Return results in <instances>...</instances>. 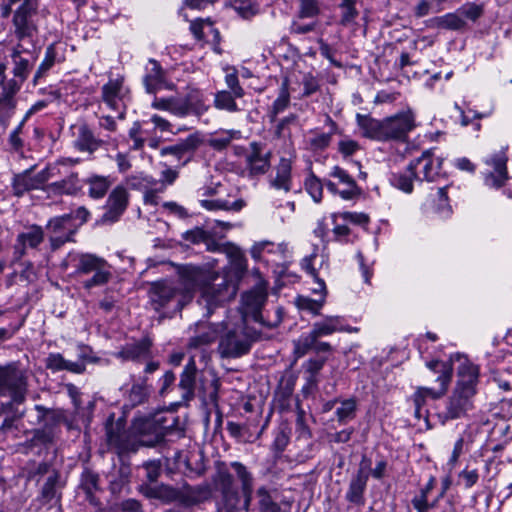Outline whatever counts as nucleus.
Instances as JSON below:
<instances>
[{
    "label": "nucleus",
    "mask_w": 512,
    "mask_h": 512,
    "mask_svg": "<svg viewBox=\"0 0 512 512\" xmlns=\"http://www.w3.org/2000/svg\"><path fill=\"white\" fill-rule=\"evenodd\" d=\"M212 497V487L208 483L191 486L184 482L181 486L180 504L192 507L208 501Z\"/></svg>",
    "instance_id": "393cba45"
},
{
    "label": "nucleus",
    "mask_w": 512,
    "mask_h": 512,
    "mask_svg": "<svg viewBox=\"0 0 512 512\" xmlns=\"http://www.w3.org/2000/svg\"><path fill=\"white\" fill-rule=\"evenodd\" d=\"M143 425L144 430H153L152 438L149 440L140 439L139 444L141 446L151 447L164 439L166 431L172 428L173 421L167 424V418L162 413H158L154 415L153 418L146 419Z\"/></svg>",
    "instance_id": "c85d7f7f"
},
{
    "label": "nucleus",
    "mask_w": 512,
    "mask_h": 512,
    "mask_svg": "<svg viewBox=\"0 0 512 512\" xmlns=\"http://www.w3.org/2000/svg\"><path fill=\"white\" fill-rule=\"evenodd\" d=\"M325 301L323 297L319 299H311L309 297L299 296L296 299V305L302 310H308L315 315L320 314V310L323 307Z\"/></svg>",
    "instance_id": "052dcab7"
},
{
    "label": "nucleus",
    "mask_w": 512,
    "mask_h": 512,
    "mask_svg": "<svg viewBox=\"0 0 512 512\" xmlns=\"http://www.w3.org/2000/svg\"><path fill=\"white\" fill-rule=\"evenodd\" d=\"M223 251L227 254L230 259L232 268L235 271L237 277H241L247 269V260L240 250L239 247L228 244L223 248Z\"/></svg>",
    "instance_id": "a18cd8bd"
},
{
    "label": "nucleus",
    "mask_w": 512,
    "mask_h": 512,
    "mask_svg": "<svg viewBox=\"0 0 512 512\" xmlns=\"http://www.w3.org/2000/svg\"><path fill=\"white\" fill-rule=\"evenodd\" d=\"M151 106L157 110L168 111L178 117H185L189 114L201 116L208 110L203 94L197 89L190 90L184 98L156 97Z\"/></svg>",
    "instance_id": "6e6552de"
},
{
    "label": "nucleus",
    "mask_w": 512,
    "mask_h": 512,
    "mask_svg": "<svg viewBox=\"0 0 512 512\" xmlns=\"http://www.w3.org/2000/svg\"><path fill=\"white\" fill-rule=\"evenodd\" d=\"M56 58V52L53 45H50L45 52V58L38 67L33 82L37 84L38 80L54 65Z\"/></svg>",
    "instance_id": "13d9d810"
},
{
    "label": "nucleus",
    "mask_w": 512,
    "mask_h": 512,
    "mask_svg": "<svg viewBox=\"0 0 512 512\" xmlns=\"http://www.w3.org/2000/svg\"><path fill=\"white\" fill-rule=\"evenodd\" d=\"M45 237L44 230L41 226L33 224L25 227L20 232L13 245V259L12 262H19L25 255L28 249H37L43 243Z\"/></svg>",
    "instance_id": "ddd939ff"
},
{
    "label": "nucleus",
    "mask_w": 512,
    "mask_h": 512,
    "mask_svg": "<svg viewBox=\"0 0 512 512\" xmlns=\"http://www.w3.org/2000/svg\"><path fill=\"white\" fill-rule=\"evenodd\" d=\"M64 486L65 481L62 479L60 471H52L42 484L37 500L42 505H47L52 502L60 503L62 498L61 491Z\"/></svg>",
    "instance_id": "5701e85b"
},
{
    "label": "nucleus",
    "mask_w": 512,
    "mask_h": 512,
    "mask_svg": "<svg viewBox=\"0 0 512 512\" xmlns=\"http://www.w3.org/2000/svg\"><path fill=\"white\" fill-rule=\"evenodd\" d=\"M316 340L318 339L313 335L311 331L308 335L301 337L298 341L295 342V355L297 357L306 355L309 351L313 350V347L316 345Z\"/></svg>",
    "instance_id": "bf43d9fd"
},
{
    "label": "nucleus",
    "mask_w": 512,
    "mask_h": 512,
    "mask_svg": "<svg viewBox=\"0 0 512 512\" xmlns=\"http://www.w3.org/2000/svg\"><path fill=\"white\" fill-rule=\"evenodd\" d=\"M276 174L270 178L271 187L288 193L292 189V162L287 158H281L275 167Z\"/></svg>",
    "instance_id": "7c9ffc66"
},
{
    "label": "nucleus",
    "mask_w": 512,
    "mask_h": 512,
    "mask_svg": "<svg viewBox=\"0 0 512 512\" xmlns=\"http://www.w3.org/2000/svg\"><path fill=\"white\" fill-rule=\"evenodd\" d=\"M149 64L152 67L143 79L146 91L155 94L158 90L163 88L173 90L175 85L166 80V73L160 64L154 59H150Z\"/></svg>",
    "instance_id": "cd10ccee"
},
{
    "label": "nucleus",
    "mask_w": 512,
    "mask_h": 512,
    "mask_svg": "<svg viewBox=\"0 0 512 512\" xmlns=\"http://www.w3.org/2000/svg\"><path fill=\"white\" fill-rule=\"evenodd\" d=\"M337 331H346V332H357V328L344 327L342 325V317L340 316H327L321 322H316L313 324V328L311 332L313 335L319 339L322 336L331 335Z\"/></svg>",
    "instance_id": "473e14b6"
},
{
    "label": "nucleus",
    "mask_w": 512,
    "mask_h": 512,
    "mask_svg": "<svg viewBox=\"0 0 512 512\" xmlns=\"http://www.w3.org/2000/svg\"><path fill=\"white\" fill-rule=\"evenodd\" d=\"M178 287L180 288L179 307H185L192 302L195 292L201 291L204 284L211 279V272L202 266L193 264L177 265Z\"/></svg>",
    "instance_id": "0eeeda50"
},
{
    "label": "nucleus",
    "mask_w": 512,
    "mask_h": 512,
    "mask_svg": "<svg viewBox=\"0 0 512 512\" xmlns=\"http://www.w3.org/2000/svg\"><path fill=\"white\" fill-rule=\"evenodd\" d=\"M99 480V475L89 468L83 470L80 478V488L86 494L87 501L94 506L100 504L99 499L95 496V492L100 490Z\"/></svg>",
    "instance_id": "c9c22d12"
},
{
    "label": "nucleus",
    "mask_w": 512,
    "mask_h": 512,
    "mask_svg": "<svg viewBox=\"0 0 512 512\" xmlns=\"http://www.w3.org/2000/svg\"><path fill=\"white\" fill-rule=\"evenodd\" d=\"M267 287V282L261 279L254 287L242 294L239 307L241 317L239 320L248 323V320L252 319L269 329L280 325L283 319V309L281 307L275 308L274 315L271 318L268 315L264 317L261 314L268 297Z\"/></svg>",
    "instance_id": "7ed1b4c3"
},
{
    "label": "nucleus",
    "mask_w": 512,
    "mask_h": 512,
    "mask_svg": "<svg viewBox=\"0 0 512 512\" xmlns=\"http://www.w3.org/2000/svg\"><path fill=\"white\" fill-rule=\"evenodd\" d=\"M78 228L79 225L70 223V216L65 215L57 216L50 219L46 225V229L49 232L73 237L76 234Z\"/></svg>",
    "instance_id": "37998d69"
},
{
    "label": "nucleus",
    "mask_w": 512,
    "mask_h": 512,
    "mask_svg": "<svg viewBox=\"0 0 512 512\" xmlns=\"http://www.w3.org/2000/svg\"><path fill=\"white\" fill-rule=\"evenodd\" d=\"M235 98L232 92L222 90L215 94L214 105L221 110L237 112L239 108L235 102Z\"/></svg>",
    "instance_id": "6e6d98bb"
},
{
    "label": "nucleus",
    "mask_w": 512,
    "mask_h": 512,
    "mask_svg": "<svg viewBox=\"0 0 512 512\" xmlns=\"http://www.w3.org/2000/svg\"><path fill=\"white\" fill-rule=\"evenodd\" d=\"M221 323L199 324L198 334L191 337L188 342L189 348H200L214 342L220 335Z\"/></svg>",
    "instance_id": "f704fd0d"
},
{
    "label": "nucleus",
    "mask_w": 512,
    "mask_h": 512,
    "mask_svg": "<svg viewBox=\"0 0 512 512\" xmlns=\"http://www.w3.org/2000/svg\"><path fill=\"white\" fill-rule=\"evenodd\" d=\"M123 79L110 80L102 87V100L112 109H116Z\"/></svg>",
    "instance_id": "de8ad7c7"
},
{
    "label": "nucleus",
    "mask_w": 512,
    "mask_h": 512,
    "mask_svg": "<svg viewBox=\"0 0 512 512\" xmlns=\"http://www.w3.org/2000/svg\"><path fill=\"white\" fill-rule=\"evenodd\" d=\"M27 391L25 371L11 366L0 368V397H10V401L3 405L5 410H12L14 404H22L26 400Z\"/></svg>",
    "instance_id": "1a4fd4ad"
},
{
    "label": "nucleus",
    "mask_w": 512,
    "mask_h": 512,
    "mask_svg": "<svg viewBox=\"0 0 512 512\" xmlns=\"http://www.w3.org/2000/svg\"><path fill=\"white\" fill-rule=\"evenodd\" d=\"M230 465L235 471L236 476L241 483V491L244 497L243 509L248 512L252 501L254 481L253 476L247 467L241 462L234 461Z\"/></svg>",
    "instance_id": "c756f323"
},
{
    "label": "nucleus",
    "mask_w": 512,
    "mask_h": 512,
    "mask_svg": "<svg viewBox=\"0 0 512 512\" xmlns=\"http://www.w3.org/2000/svg\"><path fill=\"white\" fill-rule=\"evenodd\" d=\"M201 144V140L197 134L189 135L185 140L171 146L163 147L160 151L161 156L171 155L177 161H180L185 154H192Z\"/></svg>",
    "instance_id": "72a5a7b5"
},
{
    "label": "nucleus",
    "mask_w": 512,
    "mask_h": 512,
    "mask_svg": "<svg viewBox=\"0 0 512 512\" xmlns=\"http://www.w3.org/2000/svg\"><path fill=\"white\" fill-rule=\"evenodd\" d=\"M51 168L47 167L34 176H30L31 169L18 174L13 180V189L16 196H22L25 192L38 189L54 176Z\"/></svg>",
    "instance_id": "412c9836"
},
{
    "label": "nucleus",
    "mask_w": 512,
    "mask_h": 512,
    "mask_svg": "<svg viewBox=\"0 0 512 512\" xmlns=\"http://www.w3.org/2000/svg\"><path fill=\"white\" fill-rule=\"evenodd\" d=\"M415 171L410 170L408 165L406 170L393 175L392 183L398 189L411 193L413 191V181L415 180Z\"/></svg>",
    "instance_id": "864d4df0"
},
{
    "label": "nucleus",
    "mask_w": 512,
    "mask_h": 512,
    "mask_svg": "<svg viewBox=\"0 0 512 512\" xmlns=\"http://www.w3.org/2000/svg\"><path fill=\"white\" fill-rule=\"evenodd\" d=\"M201 205L207 210H233L239 211L244 206V201L239 199L234 202L227 200L215 199V200H201Z\"/></svg>",
    "instance_id": "5fc2aeb1"
},
{
    "label": "nucleus",
    "mask_w": 512,
    "mask_h": 512,
    "mask_svg": "<svg viewBox=\"0 0 512 512\" xmlns=\"http://www.w3.org/2000/svg\"><path fill=\"white\" fill-rule=\"evenodd\" d=\"M11 58L13 78L5 82L4 96H0V112H9L15 108V95L20 91L34 65L33 61L24 57L18 48L13 50Z\"/></svg>",
    "instance_id": "423d86ee"
},
{
    "label": "nucleus",
    "mask_w": 512,
    "mask_h": 512,
    "mask_svg": "<svg viewBox=\"0 0 512 512\" xmlns=\"http://www.w3.org/2000/svg\"><path fill=\"white\" fill-rule=\"evenodd\" d=\"M478 375V367L467 359L460 364L457 371V384L447 401L445 420L462 418L472 409V398L476 394Z\"/></svg>",
    "instance_id": "f257e3e1"
},
{
    "label": "nucleus",
    "mask_w": 512,
    "mask_h": 512,
    "mask_svg": "<svg viewBox=\"0 0 512 512\" xmlns=\"http://www.w3.org/2000/svg\"><path fill=\"white\" fill-rule=\"evenodd\" d=\"M427 397H431L433 399V388L418 387L412 397L415 406V415L417 417H420V410L426 403Z\"/></svg>",
    "instance_id": "0e129e2a"
},
{
    "label": "nucleus",
    "mask_w": 512,
    "mask_h": 512,
    "mask_svg": "<svg viewBox=\"0 0 512 512\" xmlns=\"http://www.w3.org/2000/svg\"><path fill=\"white\" fill-rule=\"evenodd\" d=\"M37 10V4L33 0H25L14 9L13 26L18 39L32 37L37 32Z\"/></svg>",
    "instance_id": "f8f14e48"
},
{
    "label": "nucleus",
    "mask_w": 512,
    "mask_h": 512,
    "mask_svg": "<svg viewBox=\"0 0 512 512\" xmlns=\"http://www.w3.org/2000/svg\"><path fill=\"white\" fill-rule=\"evenodd\" d=\"M272 153L261 142H251L246 152V168L251 177L264 175L270 168Z\"/></svg>",
    "instance_id": "4468645a"
},
{
    "label": "nucleus",
    "mask_w": 512,
    "mask_h": 512,
    "mask_svg": "<svg viewBox=\"0 0 512 512\" xmlns=\"http://www.w3.org/2000/svg\"><path fill=\"white\" fill-rule=\"evenodd\" d=\"M81 188L78 174L71 173L66 178L49 184L46 191L54 195H76L81 191Z\"/></svg>",
    "instance_id": "e433bc0d"
},
{
    "label": "nucleus",
    "mask_w": 512,
    "mask_h": 512,
    "mask_svg": "<svg viewBox=\"0 0 512 512\" xmlns=\"http://www.w3.org/2000/svg\"><path fill=\"white\" fill-rule=\"evenodd\" d=\"M220 381L211 371L202 372L198 380L199 396L205 405H218Z\"/></svg>",
    "instance_id": "bb28decb"
},
{
    "label": "nucleus",
    "mask_w": 512,
    "mask_h": 512,
    "mask_svg": "<svg viewBox=\"0 0 512 512\" xmlns=\"http://www.w3.org/2000/svg\"><path fill=\"white\" fill-rule=\"evenodd\" d=\"M357 124L362 134L371 139L384 140L383 121L373 119L369 115H356Z\"/></svg>",
    "instance_id": "ea45409f"
},
{
    "label": "nucleus",
    "mask_w": 512,
    "mask_h": 512,
    "mask_svg": "<svg viewBox=\"0 0 512 512\" xmlns=\"http://www.w3.org/2000/svg\"><path fill=\"white\" fill-rule=\"evenodd\" d=\"M414 126V116L411 112L386 118L383 120L384 140L404 139Z\"/></svg>",
    "instance_id": "a211bd4d"
},
{
    "label": "nucleus",
    "mask_w": 512,
    "mask_h": 512,
    "mask_svg": "<svg viewBox=\"0 0 512 512\" xmlns=\"http://www.w3.org/2000/svg\"><path fill=\"white\" fill-rule=\"evenodd\" d=\"M55 431L39 428L33 431V437L25 443L27 449H34L37 446H49L53 443Z\"/></svg>",
    "instance_id": "8fccbe9b"
},
{
    "label": "nucleus",
    "mask_w": 512,
    "mask_h": 512,
    "mask_svg": "<svg viewBox=\"0 0 512 512\" xmlns=\"http://www.w3.org/2000/svg\"><path fill=\"white\" fill-rule=\"evenodd\" d=\"M507 162L508 157L505 150H501L485 161L488 166L492 167V170L488 171L484 177L487 186L499 189L506 184L509 179Z\"/></svg>",
    "instance_id": "f3484780"
},
{
    "label": "nucleus",
    "mask_w": 512,
    "mask_h": 512,
    "mask_svg": "<svg viewBox=\"0 0 512 512\" xmlns=\"http://www.w3.org/2000/svg\"><path fill=\"white\" fill-rule=\"evenodd\" d=\"M129 194L123 186H116L106 201V211L100 219L101 224H112L117 222L127 208Z\"/></svg>",
    "instance_id": "2eb2a0df"
},
{
    "label": "nucleus",
    "mask_w": 512,
    "mask_h": 512,
    "mask_svg": "<svg viewBox=\"0 0 512 512\" xmlns=\"http://www.w3.org/2000/svg\"><path fill=\"white\" fill-rule=\"evenodd\" d=\"M38 412L37 420L43 423V428L54 431L62 422L66 421V415L62 409L46 408L42 405H36Z\"/></svg>",
    "instance_id": "4c0bfd02"
},
{
    "label": "nucleus",
    "mask_w": 512,
    "mask_h": 512,
    "mask_svg": "<svg viewBox=\"0 0 512 512\" xmlns=\"http://www.w3.org/2000/svg\"><path fill=\"white\" fill-rule=\"evenodd\" d=\"M71 263L74 264L75 272L78 274L94 273L91 278L83 282L85 289L105 285L112 277L107 262L94 254L69 253L62 262V266L67 268Z\"/></svg>",
    "instance_id": "20e7f679"
},
{
    "label": "nucleus",
    "mask_w": 512,
    "mask_h": 512,
    "mask_svg": "<svg viewBox=\"0 0 512 512\" xmlns=\"http://www.w3.org/2000/svg\"><path fill=\"white\" fill-rule=\"evenodd\" d=\"M330 175L336 179L338 182L342 184L343 189H338L337 184L332 182L331 180H327L324 182L327 189L333 194H339L340 197L344 200H353L360 196L361 189L357 185L356 181L339 166L333 167Z\"/></svg>",
    "instance_id": "dca6fc26"
},
{
    "label": "nucleus",
    "mask_w": 512,
    "mask_h": 512,
    "mask_svg": "<svg viewBox=\"0 0 512 512\" xmlns=\"http://www.w3.org/2000/svg\"><path fill=\"white\" fill-rule=\"evenodd\" d=\"M290 103V93H289V80L285 78L281 84L279 95L274 101L272 108L269 112V118L271 122H274L277 118V115L283 112Z\"/></svg>",
    "instance_id": "49530a36"
},
{
    "label": "nucleus",
    "mask_w": 512,
    "mask_h": 512,
    "mask_svg": "<svg viewBox=\"0 0 512 512\" xmlns=\"http://www.w3.org/2000/svg\"><path fill=\"white\" fill-rule=\"evenodd\" d=\"M211 481L212 490L215 489L221 494L225 512H238L241 503L240 493L235 485L234 477L225 463L216 462Z\"/></svg>",
    "instance_id": "9d476101"
},
{
    "label": "nucleus",
    "mask_w": 512,
    "mask_h": 512,
    "mask_svg": "<svg viewBox=\"0 0 512 512\" xmlns=\"http://www.w3.org/2000/svg\"><path fill=\"white\" fill-rule=\"evenodd\" d=\"M152 340L145 336L139 340H133L123 345L116 356L123 361L139 362L151 358Z\"/></svg>",
    "instance_id": "4be33fe9"
},
{
    "label": "nucleus",
    "mask_w": 512,
    "mask_h": 512,
    "mask_svg": "<svg viewBox=\"0 0 512 512\" xmlns=\"http://www.w3.org/2000/svg\"><path fill=\"white\" fill-rule=\"evenodd\" d=\"M103 141L97 139L92 130L86 123H82L78 127V136L75 140V147L82 152L93 153L96 151L101 145Z\"/></svg>",
    "instance_id": "58836bf2"
},
{
    "label": "nucleus",
    "mask_w": 512,
    "mask_h": 512,
    "mask_svg": "<svg viewBox=\"0 0 512 512\" xmlns=\"http://www.w3.org/2000/svg\"><path fill=\"white\" fill-rule=\"evenodd\" d=\"M196 373L197 367L195 361L193 358H190L181 374L179 382V387L184 391L182 397L186 401H189L194 397Z\"/></svg>",
    "instance_id": "a19ab883"
},
{
    "label": "nucleus",
    "mask_w": 512,
    "mask_h": 512,
    "mask_svg": "<svg viewBox=\"0 0 512 512\" xmlns=\"http://www.w3.org/2000/svg\"><path fill=\"white\" fill-rule=\"evenodd\" d=\"M259 512H281L280 505L272 498L266 487H259L256 491Z\"/></svg>",
    "instance_id": "603ef678"
},
{
    "label": "nucleus",
    "mask_w": 512,
    "mask_h": 512,
    "mask_svg": "<svg viewBox=\"0 0 512 512\" xmlns=\"http://www.w3.org/2000/svg\"><path fill=\"white\" fill-rule=\"evenodd\" d=\"M52 471H58L53 467V465L49 462L43 461V462H35V461H29L26 463L25 467L23 468L24 476L27 480L32 481H39V477L44 475H50Z\"/></svg>",
    "instance_id": "c03bdc74"
},
{
    "label": "nucleus",
    "mask_w": 512,
    "mask_h": 512,
    "mask_svg": "<svg viewBox=\"0 0 512 512\" xmlns=\"http://www.w3.org/2000/svg\"><path fill=\"white\" fill-rule=\"evenodd\" d=\"M427 367L436 376L435 382L439 384L437 389H433V399L443 397L448 391L453 376V366L451 362L432 360L428 362Z\"/></svg>",
    "instance_id": "b1692460"
},
{
    "label": "nucleus",
    "mask_w": 512,
    "mask_h": 512,
    "mask_svg": "<svg viewBox=\"0 0 512 512\" xmlns=\"http://www.w3.org/2000/svg\"><path fill=\"white\" fill-rule=\"evenodd\" d=\"M305 189L313 200L319 203L323 197V183L315 176L310 175L305 181Z\"/></svg>",
    "instance_id": "680f3d73"
},
{
    "label": "nucleus",
    "mask_w": 512,
    "mask_h": 512,
    "mask_svg": "<svg viewBox=\"0 0 512 512\" xmlns=\"http://www.w3.org/2000/svg\"><path fill=\"white\" fill-rule=\"evenodd\" d=\"M237 282L228 275L211 274L200 291L198 303L207 310L206 315L210 316L214 309L232 300L237 293Z\"/></svg>",
    "instance_id": "39448f33"
},
{
    "label": "nucleus",
    "mask_w": 512,
    "mask_h": 512,
    "mask_svg": "<svg viewBox=\"0 0 512 512\" xmlns=\"http://www.w3.org/2000/svg\"><path fill=\"white\" fill-rule=\"evenodd\" d=\"M180 288L177 284L161 280L151 283L148 295L150 303L154 310L160 311L174 304V311H181L184 307H179Z\"/></svg>",
    "instance_id": "9b49d317"
},
{
    "label": "nucleus",
    "mask_w": 512,
    "mask_h": 512,
    "mask_svg": "<svg viewBox=\"0 0 512 512\" xmlns=\"http://www.w3.org/2000/svg\"><path fill=\"white\" fill-rule=\"evenodd\" d=\"M85 183L88 185V195L93 199L103 198L112 185L109 177L101 175H91Z\"/></svg>",
    "instance_id": "79ce46f5"
},
{
    "label": "nucleus",
    "mask_w": 512,
    "mask_h": 512,
    "mask_svg": "<svg viewBox=\"0 0 512 512\" xmlns=\"http://www.w3.org/2000/svg\"><path fill=\"white\" fill-rule=\"evenodd\" d=\"M340 7L343 9V14L340 23L343 26H347L354 21L358 15L357 10L354 7V0H341Z\"/></svg>",
    "instance_id": "774afa93"
},
{
    "label": "nucleus",
    "mask_w": 512,
    "mask_h": 512,
    "mask_svg": "<svg viewBox=\"0 0 512 512\" xmlns=\"http://www.w3.org/2000/svg\"><path fill=\"white\" fill-rule=\"evenodd\" d=\"M260 338V333L245 321L222 322L218 352L222 358H238L247 354L252 343Z\"/></svg>",
    "instance_id": "f03ea898"
},
{
    "label": "nucleus",
    "mask_w": 512,
    "mask_h": 512,
    "mask_svg": "<svg viewBox=\"0 0 512 512\" xmlns=\"http://www.w3.org/2000/svg\"><path fill=\"white\" fill-rule=\"evenodd\" d=\"M225 82L230 90L229 92H232L235 97L241 98L244 96V89L241 87L239 83L236 69L227 70Z\"/></svg>",
    "instance_id": "e2e57ef3"
},
{
    "label": "nucleus",
    "mask_w": 512,
    "mask_h": 512,
    "mask_svg": "<svg viewBox=\"0 0 512 512\" xmlns=\"http://www.w3.org/2000/svg\"><path fill=\"white\" fill-rule=\"evenodd\" d=\"M436 26L447 30H463L466 27L465 20L461 17L459 12L448 13L444 16L436 17L434 19Z\"/></svg>",
    "instance_id": "3c124183"
},
{
    "label": "nucleus",
    "mask_w": 512,
    "mask_h": 512,
    "mask_svg": "<svg viewBox=\"0 0 512 512\" xmlns=\"http://www.w3.org/2000/svg\"><path fill=\"white\" fill-rule=\"evenodd\" d=\"M336 407V417L339 423L345 424L356 416L357 401L355 398L339 400Z\"/></svg>",
    "instance_id": "09e8293b"
},
{
    "label": "nucleus",
    "mask_w": 512,
    "mask_h": 512,
    "mask_svg": "<svg viewBox=\"0 0 512 512\" xmlns=\"http://www.w3.org/2000/svg\"><path fill=\"white\" fill-rule=\"evenodd\" d=\"M106 436L108 445L116 448L119 453L137 450V446L129 441L128 433L118 423L115 427L111 425L107 428Z\"/></svg>",
    "instance_id": "2f4dec72"
},
{
    "label": "nucleus",
    "mask_w": 512,
    "mask_h": 512,
    "mask_svg": "<svg viewBox=\"0 0 512 512\" xmlns=\"http://www.w3.org/2000/svg\"><path fill=\"white\" fill-rule=\"evenodd\" d=\"M370 463L363 459L359 468L349 482V487L346 492V500L355 505L364 504V492L366 489L367 481L369 478Z\"/></svg>",
    "instance_id": "6ab92c4d"
},
{
    "label": "nucleus",
    "mask_w": 512,
    "mask_h": 512,
    "mask_svg": "<svg viewBox=\"0 0 512 512\" xmlns=\"http://www.w3.org/2000/svg\"><path fill=\"white\" fill-rule=\"evenodd\" d=\"M148 398V390L144 383L133 384L129 393V401L132 406L144 403Z\"/></svg>",
    "instance_id": "69168bd1"
},
{
    "label": "nucleus",
    "mask_w": 512,
    "mask_h": 512,
    "mask_svg": "<svg viewBox=\"0 0 512 512\" xmlns=\"http://www.w3.org/2000/svg\"><path fill=\"white\" fill-rule=\"evenodd\" d=\"M181 487L176 488L174 486L161 483L158 485V497L157 500L164 504H170L174 502L180 503Z\"/></svg>",
    "instance_id": "4d7b16f0"
},
{
    "label": "nucleus",
    "mask_w": 512,
    "mask_h": 512,
    "mask_svg": "<svg viewBox=\"0 0 512 512\" xmlns=\"http://www.w3.org/2000/svg\"><path fill=\"white\" fill-rule=\"evenodd\" d=\"M209 232L200 227H195L182 234V238L191 244H200L208 241Z\"/></svg>",
    "instance_id": "338daca9"
},
{
    "label": "nucleus",
    "mask_w": 512,
    "mask_h": 512,
    "mask_svg": "<svg viewBox=\"0 0 512 512\" xmlns=\"http://www.w3.org/2000/svg\"><path fill=\"white\" fill-rule=\"evenodd\" d=\"M441 162L437 165L434 164L432 153L427 150L422 155L411 161L409 166L410 170L415 171V180L417 181H434L439 174Z\"/></svg>",
    "instance_id": "a878e982"
},
{
    "label": "nucleus",
    "mask_w": 512,
    "mask_h": 512,
    "mask_svg": "<svg viewBox=\"0 0 512 512\" xmlns=\"http://www.w3.org/2000/svg\"><path fill=\"white\" fill-rule=\"evenodd\" d=\"M288 252L287 244L282 242L275 244L270 241H261L255 243L251 248V256L255 260L264 259L266 262L280 264L286 259Z\"/></svg>",
    "instance_id": "aec40b11"
}]
</instances>
